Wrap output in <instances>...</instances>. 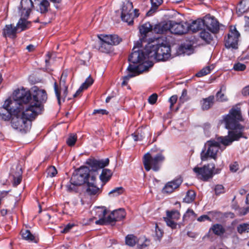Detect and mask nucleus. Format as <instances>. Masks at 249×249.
<instances>
[{"instance_id": "e433bc0d", "label": "nucleus", "mask_w": 249, "mask_h": 249, "mask_svg": "<svg viewBox=\"0 0 249 249\" xmlns=\"http://www.w3.org/2000/svg\"><path fill=\"white\" fill-rule=\"evenodd\" d=\"M196 196V192L193 190H189L187 192L186 196L183 198V202L187 203H192L195 200Z\"/></svg>"}, {"instance_id": "052dcab7", "label": "nucleus", "mask_w": 249, "mask_h": 249, "mask_svg": "<svg viewBox=\"0 0 249 249\" xmlns=\"http://www.w3.org/2000/svg\"><path fill=\"white\" fill-rule=\"evenodd\" d=\"M109 113L108 111L104 109H94L92 113L93 115L101 114V115H107Z\"/></svg>"}, {"instance_id": "37998d69", "label": "nucleus", "mask_w": 249, "mask_h": 249, "mask_svg": "<svg viewBox=\"0 0 249 249\" xmlns=\"http://www.w3.org/2000/svg\"><path fill=\"white\" fill-rule=\"evenodd\" d=\"M107 213V210L106 207H98L96 210V216L99 218L106 217V215Z\"/></svg>"}, {"instance_id": "5701e85b", "label": "nucleus", "mask_w": 249, "mask_h": 249, "mask_svg": "<svg viewBox=\"0 0 249 249\" xmlns=\"http://www.w3.org/2000/svg\"><path fill=\"white\" fill-rule=\"evenodd\" d=\"M170 25L169 22H161L156 24L153 27V31L155 33L163 34L170 31Z\"/></svg>"}, {"instance_id": "603ef678", "label": "nucleus", "mask_w": 249, "mask_h": 249, "mask_svg": "<svg viewBox=\"0 0 249 249\" xmlns=\"http://www.w3.org/2000/svg\"><path fill=\"white\" fill-rule=\"evenodd\" d=\"M246 69V66L244 64L237 62L234 64L233 70L235 71H244Z\"/></svg>"}, {"instance_id": "0e129e2a", "label": "nucleus", "mask_w": 249, "mask_h": 249, "mask_svg": "<svg viewBox=\"0 0 249 249\" xmlns=\"http://www.w3.org/2000/svg\"><path fill=\"white\" fill-rule=\"evenodd\" d=\"M197 220L199 222H203V221H205V220H208L209 221H212L211 218L209 216H208L207 215H205V214L201 215L200 216L198 217L197 219Z\"/></svg>"}, {"instance_id": "3c124183", "label": "nucleus", "mask_w": 249, "mask_h": 249, "mask_svg": "<svg viewBox=\"0 0 249 249\" xmlns=\"http://www.w3.org/2000/svg\"><path fill=\"white\" fill-rule=\"evenodd\" d=\"M163 231L160 229L157 224L155 225V237L157 238V240H160L163 236Z\"/></svg>"}, {"instance_id": "6ab92c4d", "label": "nucleus", "mask_w": 249, "mask_h": 249, "mask_svg": "<svg viewBox=\"0 0 249 249\" xmlns=\"http://www.w3.org/2000/svg\"><path fill=\"white\" fill-rule=\"evenodd\" d=\"M10 176L13 178V186L15 187L18 185L22 179V171L20 165L13 166L10 170Z\"/></svg>"}, {"instance_id": "7ed1b4c3", "label": "nucleus", "mask_w": 249, "mask_h": 249, "mask_svg": "<svg viewBox=\"0 0 249 249\" xmlns=\"http://www.w3.org/2000/svg\"><path fill=\"white\" fill-rule=\"evenodd\" d=\"M90 169L87 166H81L75 170L70 180L69 184L66 185L69 192L77 191V186L86 184L90 180Z\"/></svg>"}, {"instance_id": "72a5a7b5", "label": "nucleus", "mask_w": 249, "mask_h": 249, "mask_svg": "<svg viewBox=\"0 0 249 249\" xmlns=\"http://www.w3.org/2000/svg\"><path fill=\"white\" fill-rule=\"evenodd\" d=\"M153 26L149 22H145L142 25L139 26V32L143 38L146 36V34L153 30Z\"/></svg>"}, {"instance_id": "c9c22d12", "label": "nucleus", "mask_w": 249, "mask_h": 249, "mask_svg": "<svg viewBox=\"0 0 249 249\" xmlns=\"http://www.w3.org/2000/svg\"><path fill=\"white\" fill-rule=\"evenodd\" d=\"M126 245L130 247H134L138 242L137 237L133 234H128L125 236Z\"/></svg>"}, {"instance_id": "864d4df0", "label": "nucleus", "mask_w": 249, "mask_h": 249, "mask_svg": "<svg viewBox=\"0 0 249 249\" xmlns=\"http://www.w3.org/2000/svg\"><path fill=\"white\" fill-rule=\"evenodd\" d=\"M214 192L215 195L218 196L225 192V188L222 185L218 184L215 186Z\"/></svg>"}, {"instance_id": "774afa93", "label": "nucleus", "mask_w": 249, "mask_h": 249, "mask_svg": "<svg viewBox=\"0 0 249 249\" xmlns=\"http://www.w3.org/2000/svg\"><path fill=\"white\" fill-rule=\"evenodd\" d=\"M239 212L241 215H246L248 213H249V206L246 208L240 209Z\"/></svg>"}, {"instance_id": "09e8293b", "label": "nucleus", "mask_w": 249, "mask_h": 249, "mask_svg": "<svg viewBox=\"0 0 249 249\" xmlns=\"http://www.w3.org/2000/svg\"><path fill=\"white\" fill-rule=\"evenodd\" d=\"M77 141L76 135H71L67 140L66 143L69 146H73Z\"/></svg>"}, {"instance_id": "680f3d73", "label": "nucleus", "mask_w": 249, "mask_h": 249, "mask_svg": "<svg viewBox=\"0 0 249 249\" xmlns=\"http://www.w3.org/2000/svg\"><path fill=\"white\" fill-rule=\"evenodd\" d=\"M74 226V224L69 223L65 226L63 230L61 231V232L63 233H68Z\"/></svg>"}, {"instance_id": "6e6d98bb", "label": "nucleus", "mask_w": 249, "mask_h": 249, "mask_svg": "<svg viewBox=\"0 0 249 249\" xmlns=\"http://www.w3.org/2000/svg\"><path fill=\"white\" fill-rule=\"evenodd\" d=\"M189 98L187 96V90L186 89H183L182 91V94L179 98V100L181 102L184 103L188 100Z\"/></svg>"}, {"instance_id": "bb28decb", "label": "nucleus", "mask_w": 249, "mask_h": 249, "mask_svg": "<svg viewBox=\"0 0 249 249\" xmlns=\"http://www.w3.org/2000/svg\"><path fill=\"white\" fill-rule=\"evenodd\" d=\"M20 6L23 11H25L24 16L28 17L30 14L32 8L34 7V3L32 0H21Z\"/></svg>"}, {"instance_id": "58836bf2", "label": "nucleus", "mask_w": 249, "mask_h": 249, "mask_svg": "<svg viewBox=\"0 0 249 249\" xmlns=\"http://www.w3.org/2000/svg\"><path fill=\"white\" fill-rule=\"evenodd\" d=\"M22 238L25 240L34 241L35 237L28 230H22L20 232Z\"/></svg>"}, {"instance_id": "79ce46f5", "label": "nucleus", "mask_w": 249, "mask_h": 249, "mask_svg": "<svg viewBox=\"0 0 249 249\" xmlns=\"http://www.w3.org/2000/svg\"><path fill=\"white\" fill-rule=\"evenodd\" d=\"M124 189L122 187H116L109 192L108 195L110 196H117L124 193Z\"/></svg>"}, {"instance_id": "2eb2a0df", "label": "nucleus", "mask_w": 249, "mask_h": 249, "mask_svg": "<svg viewBox=\"0 0 249 249\" xmlns=\"http://www.w3.org/2000/svg\"><path fill=\"white\" fill-rule=\"evenodd\" d=\"M204 26L207 29L213 34H216L219 31V23L214 17L207 15L203 19Z\"/></svg>"}, {"instance_id": "8fccbe9b", "label": "nucleus", "mask_w": 249, "mask_h": 249, "mask_svg": "<svg viewBox=\"0 0 249 249\" xmlns=\"http://www.w3.org/2000/svg\"><path fill=\"white\" fill-rule=\"evenodd\" d=\"M47 173L48 177L53 178L56 176L57 171L54 166H51L47 169Z\"/></svg>"}, {"instance_id": "c03bdc74", "label": "nucleus", "mask_w": 249, "mask_h": 249, "mask_svg": "<svg viewBox=\"0 0 249 249\" xmlns=\"http://www.w3.org/2000/svg\"><path fill=\"white\" fill-rule=\"evenodd\" d=\"M54 90L55 92V96L56 97L58 104L59 105H61V89L60 87H59L58 84L56 82H55L54 83Z\"/></svg>"}, {"instance_id": "cd10ccee", "label": "nucleus", "mask_w": 249, "mask_h": 249, "mask_svg": "<svg viewBox=\"0 0 249 249\" xmlns=\"http://www.w3.org/2000/svg\"><path fill=\"white\" fill-rule=\"evenodd\" d=\"M102 36L109 42L110 45L113 47V46L118 45L122 41V38L119 37L117 35H106L102 34Z\"/></svg>"}, {"instance_id": "a19ab883", "label": "nucleus", "mask_w": 249, "mask_h": 249, "mask_svg": "<svg viewBox=\"0 0 249 249\" xmlns=\"http://www.w3.org/2000/svg\"><path fill=\"white\" fill-rule=\"evenodd\" d=\"M166 216L176 221L178 220L180 217V214L179 212L176 210H172L171 211L167 210L166 211Z\"/></svg>"}, {"instance_id": "4468645a", "label": "nucleus", "mask_w": 249, "mask_h": 249, "mask_svg": "<svg viewBox=\"0 0 249 249\" xmlns=\"http://www.w3.org/2000/svg\"><path fill=\"white\" fill-rule=\"evenodd\" d=\"M102 36V34L97 35L98 40L94 42L92 48L102 53H109L112 51L113 47Z\"/></svg>"}, {"instance_id": "4d7b16f0", "label": "nucleus", "mask_w": 249, "mask_h": 249, "mask_svg": "<svg viewBox=\"0 0 249 249\" xmlns=\"http://www.w3.org/2000/svg\"><path fill=\"white\" fill-rule=\"evenodd\" d=\"M178 96L177 95H172L169 99V102L170 103V109L171 110H172V108L174 104H175L178 100Z\"/></svg>"}, {"instance_id": "e2e57ef3", "label": "nucleus", "mask_w": 249, "mask_h": 249, "mask_svg": "<svg viewBox=\"0 0 249 249\" xmlns=\"http://www.w3.org/2000/svg\"><path fill=\"white\" fill-rule=\"evenodd\" d=\"M134 76H135L134 74H128L127 75L124 76V80H123V81L122 83V86H125L127 84V81L129 80L130 78L132 77H133Z\"/></svg>"}, {"instance_id": "49530a36", "label": "nucleus", "mask_w": 249, "mask_h": 249, "mask_svg": "<svg viewBox=\"0 0 249 249\" xmlns=\"http://www.w3.org/2000/svg\"><path fill=\"white\" fill-rule=\"evenodd\" d=\"M237 229L238 232L240 234L246 232H249V224L247 223L240 224Z\"/></svg>"}, {"instance_id": "473e14b6", "label": "nucleus", "mask_w": 249, "mask_h": 249, "mask_svg": "<svg viewBox=\"0 0 249 249\" xmlns=\"http://www.w3.org/2000/svg\"><path fill=\"white\" fill-rule=\"evenodd\" d=\"M151 3V7L147 12V16H152L156 12L159 7L163 3V0H150Z\"/></svg>"}, {"instance_id": "ddd939ff", "label": "nucleus", "mask_w": 249, "mask_h": 249, "mask_svg": "<svg viewBox=\"0 0 249 249\" xmlns=\"http://www.w3.org/2000/svg\"><path fill=\"white\" fill-rule=\"evenodd\" d=\"M15 102H12L11 99L5 100L2 107H0V117L4 121H9L11 119L13 111L16 110L17 107L14 106Z\"/></svg>"}, {"instance_id": "412c9836", "label": "nucleus", "mask_w": 249, "mask_h": 249, "mask_svg": "<svg viewBox=\"0 0 249 249\" xmlns=\"http://www.w3.org/2000/svg\"><path fill=\"white\" fill-rule=\"evenodd\" d=\"M96 177H94V175H92L90 177V180L86 184V193L89 196L98 195L102 192V190L96 186Z\"/></svg>"}, {"instance_id": "f03ea898", "label": "nucleus", "mask_w": 249, "mask_h": 249, "mask_svg": "<svg viewBox=\"0 0 249 249\" xmlns=\"http://www.w3.org/2000/svg\"><path fill=\"white\" fill-rule=\"evenodd\" d=\"M11 120V126L15 130L22 133H27L31 128L32 121L38 115H31V112L22 110L20 107L13 111Z\"/></svg>"}, {"instance_id": "a878e982", "label": "nucleus", "mask_w": 249, "mask_h": 249, "mask_svg": "<svg viewBox=\"0 0 249 249\" xmlns=\"http://www.w3.org/2000/svg\"><path fill=\"white\" fill-rule=\"evenodd\" d=\"M214 103V97L213 95H210L200 101L201 108L202 110H208L213 106Z\"/></svg>"}, {"instance_id": "ea45409f", "label": "nucleus", "mask_w": 249, "mask_h": 249, "mask_svg": "<svg viewBox=\"0 0 249 249\" xmlns=\"http://www.w3.org/2000/svg\"><path fill=\"white\" fill-rule=\"evenodd\" d=\"M31 22L27 21L25 19L21 18L18 22L16 27L18 28H20L21 31L25 30L29 28Z\"/></svg>"}, {"instance_id": "a211bd4d", "label": "nucleus", "mask_w": 249, "mask_h": 249, "mask_svg": "<svg viewBox=\"0 0 249 249\" xmlns=\"http://www.w3.org/2000/svg\"><path fill=\"white\" fill-rule=\"evenodd\" d=\"M229 135L230 136L219 137V140L220 141L221 144L227 146L231 144L232 142L238 141L240 138L244 137L242 132L236 133L233 131H229Z\"/></svg>"}, {"instance_id": "20e7f679", "label": "nucleus", "mask_w": 249, "mask_h": 249, "mask_svg": "<svg viewBox=\"0 0 249 249\" xmlns=\"http://www.w3.org/2000/svg\"><path fill=\"white\" fill-rule=\"evenodd\" d=\"M154 152L156 151L152 148L150 152L146 153L143 157L142 162L146 171H149L151 169L155 172L159 171L165 160L162 150L157 151L156 154H154Z\"/></svg>"}, {"instance_id": "de8ad7c7", "label": "nucleus", "mask_w": 249, "mask_h": 249, "mask_svg": "<svg viewBox=\"0 0 249 249\" xmlns=\"http://www.w3.org/2000/svg\"><path fill=\"white\" fill-rule=\"evenodd\" d=\"M164 219L168 226L171 227L172 229L176 228L177 224L174 221V220L171 219L170 217H169L167 216L166 217H164Z\"/></svg>"}, {"instance_id": "aec40b11", "label": "nucleus", "mask_w": 249, "mask_h": 249, "mask_svg": "<svg viewBox=\"0 0 249 249\" xmlns=\"http://www.w3.org/2000/svg\"><path fill=\"white\" fill-rule=\"evenodd\" d=\"M126 212L123 208H120L114 210L108 215V220L110 222V225H114L117 221H120L125 217Z\"/></svg>"}, {"instance_id": "1a4fd4ad", "label": "nucleus", "mask_w": 249, "mask_h": 249, "mask_svg": "<svg viewBox=\"0 0 249 249\" xmlns=\"http://www.w3.org/2000/svg\"><path fill=\"white\" fill-rule=\"evenodd\" d=\"M151 51H149L148 45L145 46L144 50H140L138 47L135 45L128 60L133 64L143 65L146 58L149 57Z\"/></svg>"}, {"instance_id": "c85d7f7f", "label": "nucleus", "mask_w": 249, "mask_h": 249, "mask_svg": "<svg viewBox=\"0 0 249 249\" xmlns=\"http://www.w3.org/2000/svg\"><path fill=\"white\" fill-rule=\"evenodd\" d=\"M204 26L202 19H198L193 21L191 24H188V31L191 30L193 33H196L202 29Z\"/></svg>"}, {"instance_id": "7c9ffc66", "label": "nucleus", "mask_w": 249, "mask_h": 249, "mask_svg": "<svg viewBox=\"0 0 249 249\" xmlns=\"http://www.w3.org/2000/svg\"><path fill=\"white\" fill-rule=\"evenodd\" d=\"M249 10V0H241L236 8V12L239 15L247 12Z\"/></svg>"}, {"instance_id": "423d86ee", "label": "nucleus", "mask_w": 249, "mask_h": 249, "mask_svg": "<svg viewBox=\"0 0 249 249\" xmlns=\"http://www.w3.org/2000/svg\"><path fill=\"white\" fill-rule=\"evenodd\" d=\"M148 43L149 51H151L150 56L155 55L158 61H165L171 57V47L166 41L160 42L159 40L157 43Z\"/></svg>"}, {"instance_id": "4c0bfd02", "label": "nucleus", "mask_w": 249, "mask_h": 249, "mask_svg": "<svg viewBox=\"0 0 249 249\" xmlns=\"http://www.w3.org/2000/svg\"><path fill=\"white\" fill-rule=\"evenodd\" d=\"M226 87L224 85H222L220 90L217 91V92L216 94V100L218 102H226L228 100V98L227 97V96L225 95L224 93H222V90H226Z\"/></svg>"}, {"instance_id": "9d476101", "label": "nucleus", "mask_w": 249, "mask_h": 249, "mask_svg": "<svg viewBox=\"0 0 249 249\" xmlns=\"http://www.w3.org/2000/svg\"><path fill=\"white\" fill-rule=\"evenodd\" d=\"M109 163L108 158L105 159L97 160L94 158H90L87 160L86 164L89 166L90 169V177L94 175L96 177L98 174V171L107 166Z\"/></svg>"}, {"instance_id": "dca6fc26", "label": "nucleus", "mask_w": 249, "mask_h": 249, "mask_svg": "<svg viewBox=\"0 0 249 249\" xmlns=\"http://www.w3.org/2000/svg\"><path fill=\"white\" fill-rule=\"evenodd\" d=\"M170 32L173 34L183 35L188 31V23L186 22L183 23H177L169 21Z\"/></svg>"}, {"instance_id": "6e6552de", "label": "nucleus", "mask_w": 249, "mask_h": 249, "mask_svg": "<svg viewBox=\"0 0 249 249\" xmlns=\"http://www.w3.org/2000/svg\"><path fill=\"white\" fill-rule=\"evenodd\" d=\"M132 2L126 0L123 2L121 8V18L123 21L127 22L129 25L133 24V19L139 16V10L133 9Z\"/></svg>"}, {"instance_id": "a18cd8bd", "label": "nucleus", "mask_w": 249, "mask_h": 249, "mask_svg": "<svg viewBox=\"0 0 249 249\" xmlns=\"http://www.w3.org/2000/svg\"><path fill=\"white\" fill-rule=\"evenodd\" d=\"M211 69L210 66H206L201 69L200 71L196 74V76L197 77H203L211 72Z\"/></svg>"}, {"instance_id": "4be33fe9", "label": "nucleus", "mask_w": 249, "mask_h": 249, "mask_svg": "<svg viewBox=\"0 0 249 249\" xmlns=\"http://www.w3.org/2000/svg\"><path fill=\"white\" fill-rule=\"evenodd\" d=\"M17 27L12 24H6L2 30V35L5 37L15 39L17 37Z\"/></svg>"}, {"instance_id": "b1692460", "label": "nucleus", "mask_w": 249, "mask_h": 249, "mask_svg": "<svg viewBox=\"0 0 249 249\" xmlns=\"http://www.w3.org/2000/svg\"><path fill=\"white\" fill-rule=\"evenodd\" d=\"M200 37L207 44L213 45L215 43L214 38L216 37L215 34L210 33L204 29L200 33Z\"/></svg>"}, {"instance_id": "39448f33", "label": "nucleus", "mask_w": 249, "mask_h": 249, "mask_svg": "<svg viewBox=\"0 0 249 249\" xmlns=\"http://www.w3.org/2000/svg\"><path fill=\"white\" fill-rule=\"evenodd\" d=\"M242 121L243 119L240 107H232L227 115L223 116V122L229 130H243L245 126L239 123Z\"/></svg>"}, {"instance_id": "9b49d317", "label": "nucleus", "mask_w": 249, "mask_h": 249, "mask_svg": "<svg viewBox=\"0 0 249 249\" xmlns=\"http://www.w3.org/2000/svg\"><path fill=\"white\" fill-rule=\"evenodd\" d=\"M215 168L214 163H208L204 165L202 167H195L193 168V171L197 177L203 181H208L212 178L213 175V169Z\"/></svg>"}, {"instance_id": "338daca9", "label": "nucleus", "mask_w": 249, "mask_h": 249, "mask_svg": "<svg viewBox=\"0 0 249 249\" xmlns=\"http://www.w3.org/2000/svg\"><path fill=\"white\" fill-rule=\"evenodd\" d=\"M188 49H189V46L186 47L185 45H181L179 47L178 53L180 54L184 53H186Z\"/></svg>"}, {"instance_id": "69168bd1", "label": "nucleus", "mask_w": 249, "mask_h": 249, "mask_svg": "<svg viewBox=\"0 0 249 249\" xmlns=\"http://www.w3.org/2000/svg\"><path fill=\"white\" fill-rule=\"evenodd\" d=\"M190 214L194 215L195 216L196 215V214L195 213L194 211L192 209H188L187 210L186 213L183 216V220H185V218L186 217H189Z\"/></svg>"}, {"instance_id": "c756f323", "label": "nucleus", "mask_w": 249, "mask_h": 249, "mask_svg": "<svg viewBox=\"0 0 249 249\" xmlns=\"http://www.w3.org/2000/svg\"><path fill=\"white\" fill-rule=\"evenodd\" d=\"M148 67L144 65H139L134 66L130 63L127 70L129 72L137 73L138 74L141 73L142 72L147 71Z\"/></svg>"}, {"instance_id": "f3484780", "label": "nucleus", "mask_w": 249, "mask_h": 249, "mask_svg": "<svg viewBox=\"0 0 249 249\" xmlns=\"http://www.w3.org/2000/svg\"><path fill=\"white\" fill-rule=\"evenodd\" d=\"M183 182L181 176L178 177L171 181L168 182L162 189V193L171 194L180 186Z\"/></svg>"}, {"instance_id": "bf43d9fd", "label": "nucleus", "mask_w": 249, "mask_h": 249, "mask_svg": "<svg viewBox=\"0 0 249 249\" xmlns=\"http://www.w3.org/2000/svg\"><path fill=\"white\" fill-rule=\"evenodd\" d=\"M239 169V164L235 161L230 165V170L232 172H236Z\"/></svg>"}, {"instance_id": "2f4dec72", "label": "nucleus", "mask_w": 249, "mask_h": 249, "mask_svg": "<svg viewBox=\"0 0 249 249\" xmlns=\"http://www.w3.org/2000/svg\"><path fill=\"white\" fill-rule=\"evenodd\" d=\"M212 231L213 233L217 236H221L226 232L225 229L220 224H214L209 229V232Z\"/></svg>"}, {"instance_id": "393cba45", "label": "nucleus", "mask_w": 249, "mask_h": 249, "mask_svg": "<svg viewBox=\"0 0 249 249\" xmlns=\"http://www.w3.org/2000/svg\"><path fill=\"white\" fill-rule=\"evenodd\" d=\"M37 11L41 14H46L49 10L50 3L47 0H35Z\"/></svg>"}, {"instance_id": "f257e3e1", "label": "nucleus", "mask_w": 249, "mask_h": 249, "mask_svg": "<svg viewBox=\"0 0 249 249\" xmlns=\"http://www.w3.org/2000/svg\"><path fill=\"white\" fill-rule=\"evenodd\" d=\"M13 98L15 107L31 112V115H38L44 111V104L47 100V94L45 89L35 87L31 92L25 89H17L13 92Z\"/></svg>"}, {"instance_id": "0eeeda50", "label": "nucleus", "mask_w": 249, "mask_h": 249, "mask_svg": "<svg viewBox=\"0 0 249 249\" xmlns=\"http://www.w3.org/2000/svg\"><path fill=\"white\" fill-rule=\"evenodd\" d=\"M220 143H221L219 140V137L217 138L216 141L215 140L208 141L205 144L200 154L201 160H206L208 158L215 160L217 158V152L220 148Z\"/></svg>"}, {"instance_id": "5fc2aeb1", "label": "nucleus", "mask_w": 249, "mask_h": 249, "mask_svg": "<svg viewBox=\"0 0 249 249\" xmlns=\"http://www.w3.org/2000/svg\"><path fill=\"white\" fill-rule=\"evenodd\" d=\"M99 219L95 221L97 225H104L107 224H110V222L108 220V216L107 217L99 218Z\"/></svg>"}, {"instance_id": "f8f14e48", "label": "nucleus", "mask_w": 249, "mask_h": 249, "mask_svg": "<svg viewBox=\"0 0 249 249\" xmlns=\"http://www.w3.org/2000/svg\"><path fill=\"white\" fill-rule=\"evenodd\" d=\"M240 34L235 26H231L227 36L225 37V46L226 48L238 49V43Z\"/></svg>"}, {"instance_id": "f704fd0d", "label": "nucleus", "mask_w": 249, "mask_h": 249, "mask_svg": "<svg viewBox=\"0 0 249 249\" xmlns=\"http://www.w3.org/2000/svg\"><path fill=\"white\" fill-rule=\"evenodd\" d=\"M112 175V172L110 169L104 168L100 176V179L102 182L106 183L110 180Z\"/></svg>"}, {"instance_id": "13d9d810", "label": "nucleus", "mask_w": 249, "mask_h": 249, "mask_svg": "<svg viewBox=\"0 0 249 249\" xmlns=\"http://www.w3.org/2000/svg\"><path fill=\"white\" fill-rule=\"evenodd\" d=\"M158 99V95L156 93H153L148 98V102L151 105L155 104Z\"/></svg>"}]
</instances>
